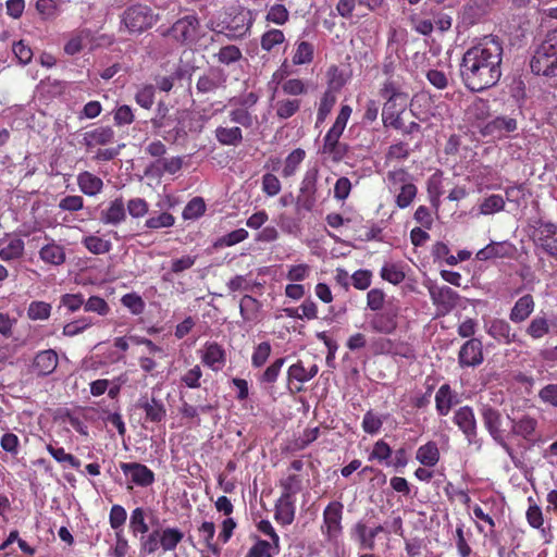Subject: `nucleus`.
<instances>
[{"label": "nucleus", "instance_id": "nucleus-1", "mask_svg": "<svg viewBox=\"0 0 557 557\" xmlns=\"http://www.w3.org/2000/svg\"><path fill=\"white\" fill-rule=\"evenodd\" d=\"M502 41L494 36H485L469 48L460 63V76L471 91H483L495 86L502 77Z\"/></svg>", "mask_w": 557, "mask_h": 557}, {"label": "nucleus", "instance_id": "nucleus-2", "mask_svg": "<svg viewBox=\"0 0 557 557\" xmlns=\"http://www.w3.org/2000/svg\"><path fill=\"white\" fill-rule=\"evenodd\" d=\"M530 66L536 75L557 76V29L548 32L536 47Z\"/></svg>", "mask_w": 557, "mask_h": 557}, {"label": "nucleus", "instance_id": "nucleus-3", "mask_svg": "<svg viewBox=\"0 0 557 557\" xmlns=\"http://www.w3.org/2000/svg\"><path fill=\"white\" fill-rule=\"evenodd\" d=\"M388 190L395 194L396 206L400 209L409 207L417 197L418 188L405 169L389 171L386 176Z\"/></svg>", "mask_w": 557, "mask_h": 557}, {"label": "nucleus", "instance_id": "nucleus-4", "mask_svg": "<svg viewBox=\"0 0 557 557\" xmlns=\"http://www.w3.org/2000/svg\"><path fill=\"white\" fill-rule=\"evenodd\" d=\"M343 511L344 505L338 500L329 503L323 510L320 530L324 540L331 544H337L343 535Z\"/></svg>", "mask_w": 557, "mask_h": 557}, {"label": "nucleus", "instance_id": "nucleus-5", "mask_svg": "<svg viewBox=\"0 0 557 557\" xmlns=\"http://www.w3.org/2000/svg\"><path fill=\"white\" fill-rule=\"evenodd\" d=\"M176 42L191 46L201 36L200 21L197 15H185L178 18L166 32Z\"/></svg>", "mask_w": 557, "mask_h": 557}, {"label": "nucleus", "instance_id": "nucleus-6", "mask_svg": "<svg viewBox=\"0 0 557 557\" xmlns=\"http://www.w3.org/2000/svg\"><path fill=\"white\" fill-rule=\"evenodd\" d=\"M533 242L535 247L557 259V224L539 220L533 228Z\"/></svg>", "mask_w": 557, "mask_h": 557}, {"label": "nucleus", "instance_id": "nucleus-7", "mask_svg": "<svg viewBox=\"0 0 557 557\" xmlns=\"http://www.w3.org/2000/svg\"><path fill=\"white\" fill-rule=\"evenodd\" d=\"M370 349L374 355H387L406 359H411L414 357V350L412 346L401 339L375 337L370 343Z\"/></svg>", "mask_w": 557, "mask_h": 557}, {"label": "nucleus", "instance_id": "nucleus-8", "mask_svg": "<svg viewBox=\"0 0 557 557\" xmlns=\"http://www.w3.org/2000/svg\"><path fill=\"white\" fill-rule=\"evenodd\" d=\"M122 21L128 30L141 33L156 23V17L149 7L136 4L125 10Z\"/></svg>", "mask_w": 557, "mask_h": 557}, {"label": "nucleus", "instance_id": "nucleus-9", "mask_svg": "<svg viewBox=\"0 0 557 557\" xmlns=\"http://www.w3.org/2000/svg\"><path fill=\"white\" fill-rule=\"evenodd\" d=\"M429 294L438 313L443 315L455 309L459 300V294L446 285L433 284L429 287Z\"/></svg>", "mask_w": 557, "mask_h": 557}, {"label": "nucleus", "instance_id": "nucleus-10", "mask_svg": "<svg viewBox=\"0 0 557 557\" xmlns=\"http://www.w3.org/2000/svg\"><path fill=\"white\" fill-rule=\"evenodd\" d=\"M484 361L483 344L479 338L466 341L458 351V364L460 368H476Z\"/></svg>", "mask_w": 557, "mask_h": 557}, {"label": "nucleus", "instance_id": "nucleus-11", "mask_svg": "<svg viewBox=\"0 0 557 557\" xmlns=\"http://www.w3.org/2000/svg\"><path fill=\"white\" fill-rule=\"evenodd\" d=\"M202 364L213 372H220L226 364V350L216 342H207L198 351Z\"/></svg>", "mask_w": 557, "mask_h": 557}, {"label": "nucleus", "instance_id": "nucleus-12", "mask_svg": "<svg viewBox=\"0 0 557 557\" xmlns=\"http://www.w3.org/2000/svg\"><path fill=\"white\" fill-rule=\"evenodd\" d=\"M318 366L312 364L306 369L301 361L292 364L287 371V388L290 394H297L302 391V384L310 381L318 373Z\"/></svg>", "mask_w": 557, "mask_h": 557}, {"label": "nucleus", "instance_id": "nucleus-13", "mask_svg": "<svg viewBox=\"0 0 557 557\" xmlns=\"http://www.w3.org/2000/svg\"><path fill=\"white\" fill-rule=\"evenodd\" d=\"M122 472L129 476L131 482L139 487H148L154 483V472L140 462H121Z\"/></svg>", "mask_w": 557, "mask_h": 557}, {"label": "nucleus", "instance_id": "nucleus-14", "mask_svg": "<svg viewBox=\"0 0 557 557\" xmlns=\"http://www.w3.org/2000/svg\"><path fill=\"white\" fill-rule=\"evenodd\" d=\"M227 74L219 66L209 67L201 76H199L196 88L198 92H214L220 88H224Z\"/></svg>", "mask_w": 557, "mask_h": 557}, {"label": "nucleus", "instance_id": "nucleus-15", "mask_svg": "<svg viewBox=\"0 0 557 557\" xmlns=\"http://www.w3.org/2000/svg\"><path fill=\"white\" fill-rule=\"evenodd\" d=\"M397 309H385L376 311L371 318L369 319V326L370 330L375 333L381 334H392L397 329Z\"/></svg>", "mask_w": 557, "mask_h": 557}, {"label": "nucleus", "instance_id": "nucleus-16", "mask_svg": "<svg viewBox=\"0 0 557 557\" xmlns=\"http://www.w3.org/2000/svg\"><path fill=\"white\" fill-rule=\"evenodd\" d=\"M485 332L498 344L510 345L516 342V334L511 332L510 324L498 318L484 320Z\"/></svg>", "mask_w": 557, "mask_h": 557}, {"label": "nucleus", "instance_id": "nucleus-17", "mask_svg": "<svg viewBox=\"0 0 557 557\" xmlns=\"http://www.w3.org/2000/svg\"><path fill=\"white\" fill-rule=\"evenodd\" d=\"M59 357L53 349L41 350L33 359L30 371L38 376L51 374L58 367Z\"/></svg>", "mask_w": 557, "mask_h": 557}, {"label": "nucleus", "instance_id": "nucleus-18", "mask_svg": "<svg viewBox=\"0 0 557 557\" xmlns=\"http://www.w3.org/2000/svg\"><path fill=\"white\" fill-rule=\"evenodd\" d=\"M114 139L115 133L111 126H98L84 134L83 144L87 151H92L99 146L113 144Z\"/></svg>", "mask_w": 557, "mask_h": 557}, {"label": "nucleus", "instance_id": "nucleus-19", "mask_svg": "<svg viewBox=\"0 0 557 557\" xmlns=\"http://www.w3.org/2000/svg\"><path fill=\"white\" fill-rule=\"evenodd\" d=\"M517 129V121L510 116H497L481 128L483 136L502 138Z\"/></svg>", "mask_w": 557, "mask_h": 557}, {"label": "nucleus", "instance_id": "nucleus-20", "mask_svg": "<svg viewBox=\"0 0 557 557\" xmlns=\"http://www.w3.org/2000/svg\"><path fill=\"white\" fill-rule=\"evenodd\" d=\"M408 100L385 101L382 109V121L384 126L400 129L404 126L401 114L407 107Z\"/></svg>", "mask_w": 557, "mask_h": 557}, {"label": "nucleus", "instance_id": "nucleus-21", "mask_svg": "<svg viewBox=\"0 0 557 557\" xmlns=\"http://www.w3.org/2000/svg\"><path fill=\"white\" fill-rule=\"evenodd\" d=\"M284 362V358H277L264 371L257 375V381L261 388L264 389L273 399L276 398L274 383L281 373Z\"/></svg>", "mask_w": 557, "mask_h": 557}, {"label": "nucleus", "instance_id": "nucleus-22", "mask_svg": "<svg viewBox=\"0 0 557 557\" xmlns=\"http://www.w3.org/2000/svg\"><path fill=\"white\" fill-rule=\"evenodd\" d=\"M513 250V245L508 242H492L476 252L475 259L479 261H487L492 259L510 258Z\"/></svg>", "mask_w": 557, "mask_h": 557}, {"label": "nucleus", "instance_id": "nucleus-23", "mask_svg": "<svg viewBox=\"0 0 557 557\" xmlns=\"http://www.w3.org/2000/svg\"><path fill=\"white\" fill-rule=\"evenodd\" d=\"M339 139L341 137L325 134L320 153L327 156L333 162L342 161L348 152V146Z\"/></svg>", "mask_w": 557, "mask_h": 557}, {"label": "nucleus", "instance_id": "nucleus-24", "mask_svg": "<svg viewBox=\"0 0 557 557\" xmlns=\"http://www.w3.org/2000/svg\"><path fill=\"white\" fill-rule=\"evenodd\" d=\"M436 410L440 416H447L459 404V396L449 384H443L435 394Z\"/></svg>", "mask_w": 557, "mask_h": 557}, {"label": "nucleus", "instance_id": "nucleus-25", "mask_svg": "<svg viewBox=\"0 0 557 557\" xmlns=\"http://www.w3.org/2000/svg\"><path fill=\"white\" fill-rule=\"evenodd\" d=\"M100 220L108 225H119L126 220L125 203L122 197L112 200L109 206L101 211Z\"/></svg>", "mask_w": 557, "mask_h": 557}, {"label": "nucleus", "instance_id": "nucleus-26", "mask_svg": "<svg viewBox=\"0 0 557 557\" xmlns=\"http://www.w3.org/2000/svg\"><path fill=\"white\" fill-rule=\"evenodd\" d=\"M474 178L479 186V189H499L500 174L491 165H482L475 170Z\"/></svg>", "mask_w": 557, "mask_h": 557}, {"label": "nucleus", "instance_id": "nucleus-27", "mask_svg": "<svg viewBox=\"0 0 557 557\" xmlns=\"http://www.w3.org/2000/svg\"><path fill=\"white\" fill-rule=\"evenodd\" d=\"M183 163L184 160L182 157L158 159L151 163L147 173H151L156 176H161L164 173L174 175L182 170Z\"/></svg>", "mask_w": 557, "mask_h": 557}, {"label": "nucleus", "instance_id": "nucleus-28", "mask_svg": "<svg viewBox=\"0 0 557 557\" xmlns=\"http://www.w3.org/2000/svg\"><path fill=\"white\" fill-rule=\"evenodd\" d=\"M79 190L86 196H97L103 189V181L91 172L83 171L77 175Z\"/></svg>", "mask_w": 557, "mask_h": 557}, {"label": "nucleus", "instance_id": "nucleus-29", "mask_svg": "<svg viewBox=\"0 0 557 557\" xmlns=\"http://www.w3.org/2000/svg\"><path fill=\"white\" fill-rule=\"evenodd\" d=\"M274 519L282 525H289L295 519V504L292 497L282 496L275 503Z\"/></svg>", "mask_w": 557, "mask_h": 557}, {"label": "nucleus", "instance_id": "nucleus-30", "mask_svg": "<svg viewBox=\"0 0 557 557\" xmlns=\"http://www.w3.org/2000/svg\"><path fill=\"white\" fill-rule=\"evenodd\" d=\"M315 48L312 42L298 39L294 44L292 53L293 65H308L314 59Z\"/></svg>", "mask_w": 557, "mask_h": 557}, {"label": "nucleus", "instance_id": "nucleus-31", "mask_svg": "<svg viewBox=\"0 0 557 557\" xmlns=\"http://www.w3.org/2000/svg\"><path fill=\"white\" fill-rule=\"evenodd\" d=\"M214 137L222 146L237 147L242 144L244 136L239 126L220 125L214 131Z\"/></svg>", "mask_w": 557, "mask_h": 557}, {"label": "nucleus", "instance_id": "nucleus-32", "mask_svg": "<svg viewBox=\"0 0 557 557\" xmlns=\"http://www.w3.org/2000/svg\"><path fill=\"white\" fill-rule=\"evenodd\" d=\"M384 531L382 525L368 529L366 523L359 521L355 525V532L359 541L360 548L373 550L375 547V537Z\"/></svg>", "mask_w": 557, "mask_h": 557}, {"label": "nucleus", "instance_id": "nucleus-33", "mask_svg": "<svg viewBox=\"0 0 557 557\" xmlns=\"http://www.w3.org/2000/svg\"><path fill=\"white\" fill-rule=\"evenodd\" d=\"M534 299L528 294L520 297L510 310L509 319L513 323H521L525 321L534 310Z\"/></svg>", "mask_w": 557, "mask_h": 557}, {"label": "nucleus", "instance_id": "nucleus-34", "mask_svg": "<svg viewBox=\"0 0 557 557\" xmlns=\"http://www.w3.org/2000/svg\"><path fill=\"white\" fill-rule=\"evenodd\" d=\"M239 311L246 322L258 323L261 320V304L250 295H245L240 299Z\"/></svg>", "mask_w": 557, "mask_h": 557}, {"label": "nucleus", "instance_id": "nucleus-35", "mask_svg": "<svg viewBox=\"0 0 557 557\" xmlns=\"http://www.w3.org/2000/svg\"><path fill=\"white\" fill-rule=\"evenodd\" d=\"M379 94L385 101L401 102V100H409V94L398 81L393 78H388L383 83Z\"/></svg>", "mask_w": 557, "mask_h": 557}, {"label": "nucleus", "instance_id": "nucleus-36", "mask_svg": "<svg viewBox=\"0 0 557 557\" xmlns=\"http://www.w3.org/2000/svg\"><path fill=\"white\" fill-rule=\"evenodd\" d=\"M82 245L92 255H104L112 249L111 240L100 236L99 232L84 236Z\"/></svg>", "mask_w": 557, "mask_h": 557}, {"label": "nucleus", "instance_id": "nucleus-37", "mask_svg": "<svg viewBox=\"0 0 557 557\" xmlns=\"http://www.w3.org/2000/svg\"><path fill=\"white\" fill-rule=\"evenodd\" d=\"M228 119L232 123L245 128H252L258 124V116L245 107L230 106Z\"/></svg>", "mask_w": 557, "mask_h": 557}, {"label": "nucleus", "instance_id": "nucleus-38", "mask_svg": "<svg viewBox=\"0 0 557 557\" xmlns=\"http://www.w3.org/2000/svg\"><path fill=\"white\" fill-rule=\"evenodd\" d=\"M252 26V18L246 14L236 15L232 22L226 26L227 36L233 39L245 37Z\"/></svg>", "mask_w": 557, "mask_h": 557}, {"label": "nucleus", "instance_id": "nucleus-39", "mask_svg": "<svg viewBox=\"0 0 557 557\" xmlns=\"http://www.w3.org/2000/svg\"><path fill=\"white\" fill-rule=\"evenodd\" d=\"M137 410H141L146 418H162L165 414V408L161 400H157L154 397L143 396L139 398Z\"/></svg>", "mask_w": 557, "mask_h": 557}, {"label": "nucleus", "instance_id": "nucleus-40", "mask_svg": "<svg viewBox=\"0 0 557 557\" xmlns=\"http://www.w3.org/2000/svg\"><path fill=\"white\" fill-rule=\"evenodd\" d=\"M39 257L45 263L61 265L65 261V251L62 246L51 243L39 250Z\"/></svg>", "mask_w": 557, "mask_h": 557}, {"label": "nucleus", "instance_id": "nucleus-41", "mask_svg": "<svg viewBox=\"0 0 557 557\" xmlns=\"http://www.w3.org/2000/svg\"><path fill=\"white\" fill-rule=\"evenodd\" d=\"M417 460L424 467H434L440 460V450L434 442L420 446L416 454Z\"/></svg>", "mask_w": 557, "mask_h": 557}, {"label": "nucleus", "instance_id": "nucleus-42", "mask_svg": "<svg viewBox=\"0 0 557 557\" xmlns=\"http://www.w3.org/2000/svg\"><path fill=\"white\" fill-rule=\"evenodd\" d=\"M467 116L470 121L484 122L491 115V106L488 100L476 98L467 109Z\"/></svg>", "mask_w": 557, "mask_h": 557}, {"label": "nucleus", "instance_id": "nucleus-43", "mask_svg": "<svg viewBox=\"0 0 557 557\" xmlns=\"http://www.w3.org/2000/svg\"><path fill=\"white\" fill-rule=\"evenodd\" d=\"M306 158V151L301 148H296L284 160V166L282 170V176L287 178L292 177L298 171L300 164Z\"/></svg>", "mask_w": 557, "mask_h": 557}, {"label": "nucleus", "instance_id": "nucleus-44", "mask_svg": "<svg viewBox=\"0 0 557 557\" xmlns=\"http://www.w3.org/2000/svg\"><path fill=\"white\" fill-rule=\"evenodd\" d=\"M506 200L502 195L492 194L483 198L479 206V212L483 215H492L504 211Z\"/></svg>", "mask_w": 557, "mask_h": 557}, {"label": "nucleus", "instance_id": "nucleus-45", "mask_svg": "<svg viewBox=\"0 0 557 557\" xmlns=\"http://www.w3.org/2000/svg\"><path fill=\"white\" fill-rule=\"evenodd\" d=\"M175 221V216L170 212H152L145 221V227L149 230L171 228Z\"/></svg>", "mask_w": 557, "mask_h": 557}, {"label": "nucleus", "instance_id": "nucleus-46", "mask_svg": "<svg viewBox=\"0 0 557 557\" xmlns=\"http://www.w3.org/2000/svg\"><path fill=\"white\" fill-rule=\"evenodd\" d=\"M380 275L384 281L394 285L400 284L406 276L403 264L397 262H385Z\"/></svg>", "mask_w": 557, "mask_h": 557}, {"label": "nucleus", "instance_id": "nucleus-47", "mask_svg": "<svg viewBox=\"0 0 557 557\" xmlns=\"http://www.w3.org/2000/svg\"><path fill=\"white\" fill-rule=\"evenodd\" d=\"M184 539V533L177 528H165L160 532V545L164 552L174 550Z\"/></svg>", "mask_w": 557, "mask_h": 557}, {"label": "nucleus", "instance_id": "nucleus-48", "mask_svg": "<svg viewBox=\"0 0 557 557\" xmlns=\"http://www.w3.org/2000/svg\"><path fill=\"white\" fill-rule=\"evenodd\" d=\"M320 435V426H308L301 434L294 438L289 444L292 451H298L305 449L311 443H313Z\"/></svg>", "mask_w": 557, "mask_h": 557}, {"label": "nucleus", "instance_id": "nucleus-49", "mask_svg": "<svg viewBox=\"0 0 557 557\" xmlns=\"http://www.w3.org/2000/svg\"><path fill=\"white\" fill-rule=\"evenodd\" d=\"M286 40L283 30L271 28L264 32L260 37V47L265 52H271L275 47L282 45Z\"/></svg>", "mask_w": 557, "mask_h": 557}, {"label": "nucleus", "instance_id": "nucleus-50", "mask_svg": "<svg viewBox=\"0 0 557 557\" xmlns=\"http://www.w3.org/2000/svg\"><path fill=\"white\" fill-rule=\"evenodd\" d=\"M25 250V244L21 238L11 239L0 249V259L9 262L20 259Z\"/></svg>", "mask_w": 557, "mask_h": 557}, {"label": "nucleus", "instance_id": "nucleus-51", "mask_svg": "<svg viewBox=\"0 0 557 557\" xmlns=\"http://www.w3.org/2000/svg\"><path fill=\"white\" fill-rule=\"evenodd\" d=\"M312 268L307 263L286 265L284 277L292 283H301L310 277Z\"/></svg>", "mask_w": 557, "mask_h": 557}, {"label": "nucleus", "instance_id": "nucleus-52", "mask_svg": "<svg viewBox=\"0 0 557 557\" xmlns=\"http://www.w3.org/2000/svg\"><path fill=\"white\" fill-rule=\"evenodd\" d=\"M95 324V321L89 315H84V317H81L74 321H71L69 323H66L64 326H63V335L64 336H67V337H73V336H76L78 334H82L83 332H85L86 330H88L90 326H92Z\"/></svg>", "mask_w": 557, "mask_h": 557}, {"label": "nucleus", "instance_id": "nucleus-53", "mask_svg": "<svg viewBox=\"0 0 557 557\" xmlns=\"http://www.w3.org/2000/svg\"><path fill=\"white\" fill-rule=\"evenodd\" d=\"M280 553L274 543L257 537L255 544L249 548L246 557H273Z\"/></svg>", "mask_w": 557, "mask_h": 557}, {"label": "nucleus", "instance_id": "nucleus-54", "mask_svg": "<svg viewBox=\"0 0 557 557\" xmlns=\"http://www.w3.org/2000/svg\"><path fill=\"white\" fill-rule=\"evenodd\" d=\"M48 453L54 458V460L61 465H69L74 469H79L81 460L74 455L65 451L63 447H55L51 444L47 445Z\"/></svg>", "mask_w": 557, "mask_h": 557}, {"label": "nucleus", "instance_id": "nucleus-55", "mask_svg": "<svg viewBox=\"0 0 557 557\" xmlns=\"http://www.w3.org/2000/svg\"><path fill=\"white\" fill-rule=\"evenodd\" d=\"M336 103V96L332 90H325L320 99L317 112V123H323Z\"/></svg>", "mask_w": 557, "mask_h": 557}, {"label": "nucleus", "instance_id": "nucleus-56", "mask_svg": "<svg viewBox=\"0 0 557 557\" xmlns=\"http://www.w3.org/2000/svg\"><path fill=\"white\" fill-rule=\"evenodd\" d=\"M527 334L533 339H540L549 333V323L545 317H534L527 327Z\"/></svg>", "mask_w": 557, "mask_h": 557}, {"label": "nucleus", "instance_id": "nucleus-57", "mask_svg": "<svg viewBox=\"0 0 557 557\" xmlns=\"http://www.w3.org/2000/svg\"><path fill=\"white\" fill-rule=\"evenodd\" d=\"M275 112L280 119L286 120L292 117L300 108L299 99H281L275 103Z\"/></svg>", "mask_w": 557, "mask_h": 557}, {"label": "nucleus", "instance_id": "nucleus-58", "mask_svg": "<svg viewBox=\"0 0 557 557\" xmlns=\"http://www.w3.org/2000/svg\"><path fill=\"white\" fill-rule=\"evenodd\" d=\"M200 536L203 539V542L207 546V548L214 555L220 554V547L216 545V543L213 542L214 535H215V525L211 521H205L198 528Z\"/></svg>", "mask_w": 557, "mask_h": 557}, {"label": "nucleus", "instance_id": "nucleus-59", "mask_svg": "<svg viewBox=\"0 0 557 557\" xmlns=\"http://www.w3.org/2000/svg\"><path fill=\"white\" fill-rule=\"evenodd\" d=\"M265 21L278 26H283L289 21V12L284 4H273L269 8L265 14Z\"/></svg>", "mask_w": 557, "mask_h": 557}, {"label": "nucleus", "instance_id": "nucleus-60", "mask_svg": "<svg viewBox=\"0 0 557 557\" xmlns=\"http://www.w3.org/2000/svg\"><path fill=\"white\" fill-rule=\"evenodd\" d=\"M205 211V200L201 197H194L185 206L182 215L184 220H197L203 215Z\"/></svg>", "mask_w": 557, "mask_h": 557}, {"label": "nucleus", "instance_id": "nucleus-61", "mask_svg": "<svg viewBox=\"0 0 557 557\" xmlns=\"http://www.w3.org/2000/svg\"><path fill=\"white\" fill-rule=\"evenodd\" d=\"M282 487V496L294 497L302 488V479L298 474H288L285 479L280 481Z\"/></svg>", "mask_w": 557, "mask_h": 557}, {"label": "nucleus", "instance_id": "nucleus-62", "mask_svg": "<svg viewBox=\"0 0 557 557\" xmlns=\"http://www.w3.org/2000/svg\"><path fill=\"white\" fill-rule=\"evenodd\" d=\"M318 176H319V170L317 166L309 168L306 171V173L302 177L301 184H300L301 195L315 196Z\"/></svg>", "mask_w": 557, "mask_h": 557}, {"label": "nucleus", "instance_id": "nucleus-63", "mask_svg": "<svg viewBox=\"0 0 557 557\" xmlns=\"http://www.w3.org/2000/svg\"><path fill=\"white\" fill-rule=\"evenodd\" d=\"M129 529L134 535L138 533L145 534L148 532L149 527L145 519V511L141 507L135 508L131 513Z\"/></svg>", "mask_w": 557, "mask_h": 557}, {"label": "nucleus", "instance_id": "nucleus-64", "mask_svg": "<svg viewBox=\"0 0 557 557\" xmlns=\"http://www.w3.org/2000/svg\"><path fill=\"white\" fill-rule=\"evenodd\" d=\"M271 344L269 342H261L258 344L251 355V366L253 368H261L268 361L271 355Z\"/></svg>", "mask_w": 557, "mask_h": 557}]
</instances>
